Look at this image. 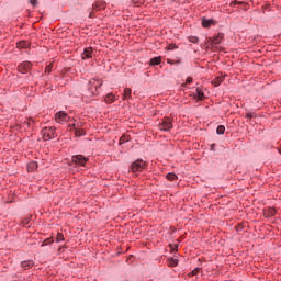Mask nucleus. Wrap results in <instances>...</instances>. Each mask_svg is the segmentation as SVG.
Here are the masks:
<instances>
[{
    "mask_svg": "<svg viewBox=\"0 0 281 281\" xmlns=\"http://www.w3.org/2000/svg\"><path fill=\"white\" fill-rule=\"evenodd\" d=\"M223 80H225V76H217L212 81V85H214V87H220Z\"/></svg>",
    "mask_w": 281,
    "mask_h": 281,
    "instance_id": "obj_13",
    "label": "nucleus"
},
{
    "mask_svg": "<svg viewBox=\"0 0 281 281\" xmlns=\"http://www.w3.org/2000/svg\"><path fill=\"white\" fill-rule=\"evenodd\" d=\"M211 25H214V20H202V27H210Z\"/></svg>",
    "mask_w": 281,
    "mask_h": 281,
    "instance_id": "obj_18",
    "label": "nucleus"
},
{
    "mask_svg": "<svg viewBox=\"0 0 281 281\" xmlns=\"http://www.w3.org/2000/svg\"><path fill=\"white\" fill-rule=\"evenodd\" d=\"M55 121L57 124H64V122H67V113L65 111H59L55 114Z\"/></svg>",
    "mask_w": 281,
    "mask_h": 281,
    "instance_id": "obj_7",
    "label": "nucleus"
},
{
    "mask_svg": "<svg viewBox=\"0 0 281 281\" xmlns=\"http://www.w3.org/2000/svg\"><path fill=\"white\" fill-rule=\"evenodd\" d=\"M191 43H199V37H191Z\"/></svg>",
    "mask_w": 281,
    "mask_h": 281,
    "instance_id": "obj_31",
    "label": "nucleus"
},
{
    "mask_svg": "<svg viewBox=\"0 0 281 281\" xmlns=\"http://www.w3.org/2000/svg\"><path fill=\"white\" fill-rule=\"evenodd\" d=\"M63 240H65V236L63 235V233H58L56 237V243H63Z\"/></svg>",
    "mask_w": 281,
    "mask_h": 281,
    "instance_id": "obj_24",
    "label": "nucleus"
},
{
    "mask_svg": "<svg viewBox=\"0 0 281 281\" xmlns=\"http://www.w3.org/2000/svg\"><path fill=\"white\" fill-rule=\"evenodd\" d=\"M33 266H34V261L33 260H26V261H22L21 262L22 269H25V270L32 269Z\"/></svg>",
    "mask_w": 281,
    "mask_h": 281,
    "instance_id": "obj_12",
    "label": "nucleus"
},
{
    "mask_svg": "<svg viewBox=\"0 0 281 281\" xmlns=\"http://www.w3.org/2000/svg\"><path fill=\"white\" fill-rule=\"evenodd\" d=\"M124 142H128V137L126 136L121 137L120 144H124Z\"/></svg>",
    "mask_w": 281,
    "mask_h": 281,
    "instance_id": "obj_29",
    "label": "nucleus"
},
{
    "mask_svg": "<svg viewBox=\"0 0 281 281\" xmlns=\"http://www.w3.org/2000/svg\"><path fill=\"white\" fill-rule=\"evenodd\" d=\"M106 8V2L105 1H97L95 3L92 4V10L95 12L100 10H104Z\"/></svg>",
    "mask_w": 281,
    "mask_h": 281,
    "instance_id": "obj_9",
    "label": "nucleus"
},
{
    "mask_svg": "<svg viewBox=\"0 0 281 281\" xmlns=\"http://www.w3.org/2000/svg\"><path fill=\"white\" fill-rule=\"evenodd\" d=\"M45 71H46L47 74H52V66H46Z\"/></svg>",
    "mask_w": 281,
    "mask_h": 281,
    "instance_id": "obj_32",
    "label": "nucleus"
},
{
    "mask_svg": "<svg viewBox=\"0 0 281 281\" xmlns=\"http://www.w3.org/2000/svg\"><path fill=\"white\" fill-rule=\"evenodd\" d=\"M217 135H224L225 134V127L223 125H218L216 128Z\"/></svg>",
    "mask_w": 281,
    "mask_h": 281,
    "instance_id": "obj_22",
    "label": "nucleus"
},
{
    "mask_svg": "<svg viewBox=\"0 0 281 281\" xmlns=\"http://www.w3.org/2000/svg\"><path fill=\"white\" fill-rule=\"evenodd\" d=\"M196 95H198V100H204L205 99V94L199 88H196Z\"/></svg>",
    "mask_w": 281,
    "mask_h": 281,
    "instance_id": "obj_20",
    "label": "nucleus"
},
{
    "mask_svg": "<svg viewBox=\"0 0 281 281\" xmlns=\"http://www.w3.org/2000/svg\"><path fill=\"white\" fill-rule=\"evenodd\" d=\"M269 216H276V210H273V209H270V213H269Z\"/></svg>",
    "mask_w": 281,
    "mask_h": 281,
    "instance_id": "obj_33",
    "label": "nucleus"
},
{
    "mask_svg": "<svg viewBox=\"0 0 281 281\" xmlns=\"http://www.w3.org/2000/svg\"><path fill=\"white\" fill-rule=\"evenodd\" d=\"M42 136L45 142H49V139H55L56 127H44L42 130Z\"/></svg>",
    "mask_w": 281,
    "mask_h": 281,
    "instance_id": "obj_2",
    "label": "nucleus"
},
{
    "mask_svg": "<svg viewBox=\"0 0 281 281\" xmlns=\"http://www.w3.org/2000/svg\"><path fill=\"white\" fill-rule=\"evenodd\" d=\"M70 126L74 128L76 137H82L85 135V130L80 128V125L72 124Z\"/></svg>",
    "mask_w": 281,
    "mask_h": 281,
    "instance_id": "obj_11",
    "label": "nucleus"
},
{
    "mask_svg": "<svg viewBox=\"0 0 281 281\" xmlns=\"http://www.w3.org/2000/svg\"><path fill=\"white\" fill-rule=\"evenodd\" d=\"M199 271H201L200 268H195L192 272H191V276H198L199 274Z\"/></svg>",
    "mask_w": 281,
    "mask_h": 281,
    "instance_id": "obj_28",
    "label": "nucleus"
},
{
    "mask_svg": "<svg viewBox=\"0 0 281 281\" xmlns=\"http://www.w3.org/2000/svg\"><path fill=\"white\" fill-rule=\"evenodd\" d=\"M187 85H192V77L187 78Z\"/></svg>",
    "mask_w": 281,
    "mask_h": 281,
    "instance_id": "obj_34",
    "label": "nucleus"
},
{
    "mask_svg": "<svg viewBox=\"0 0 281 281\" xmlns=\"http://www.w3.org/2000/svg\"><path fill=\"white\" fill-rule=\"evenodd\" d=\"M160 131H170L172 128V120L166 117L162 120V122L159 124Z\"/></svg>",
    "mask_w": 281,
    "mask_h": 281,
    "instance_id": "obj_6",
    "label": "nucleus"
},
{
    "mask_svg": "<svg viewBox=\"0 0 281 281\" xmlns=\"http://www.w3.org/2000/svg\"><path fill=\"white\" fill-rule=\"evenodd\" d=\"M92 56H93V48L92 47L85 48L83 53L81 54L82 60H87L89 58H92Z\"/></svg>",
    "mask_w": 281,
    "mask_h": 281,
    "instance_id": "obj_8",
    "label": "nucleus"
},
{
    "mask_svg": "<svg viewBox=\"0 0 281 281\" xmlns=\"http://www.w3.org/2000/svg\"><path fill=\"white\" fill-rule=\"evenodd\" d=\"M145 168L146 161H144L143 159H137L134 162H132L130 170L132 172H143Z\"/></svg>",
    "mask_w": 281,
    "mask_h": 281,
    "instance_id": "obj_3",
    "label": "nucleus"
},
{
    "mask_svg": "<svg viewBox=\"0 0 281 281\" xmlns=\"http://www.w3.org/2000/svg\"><path fill=\"white\" fill-rule=\"evenodd\" d=\"M166 179H168V181H177L178 177L175 173H167Z\"/></svg>",
    "mask_w": 281,
    "mask_h": 281,
    "instance_id": "obj_21",
    "label": "nucleus"
},
{
    "mask_svg": "<svg viewBox=\"0 0 281 281\" xmlns=\"http://www.w3.org/2000/svg\"><path fill=\"white\" fill-rule=\"evenodd\" d=\"M89 18L93 19V12H90Z\"/></svg>",
    "mask_w": 281,
    "mask_h": 281,
    "instance_id": "obj_36",
    "label": "nucleus"
},
{
    "mask_svg": "<svg viewBox=\"0 0 281 281\" xmlns=\"http://www.w3.org/2000/svg\"><path fill=\"white\" fill-rule=\"evenodd\" d=\"M38 164L36 161H32L27 165L29 172H34V170H37Z\"/></svg>",
    "mask_w": 281,
    "mask_h": 281,
    "instance_id": "obj_15",
    "label": "nucleus"
},
{
    "mask_svg": "<svg viewBox=\"0 0 281 281\" xmlns=\"http://www.w3.org/2000/svg\"><path fill=\"white\" fill-rule=\"evenodd\" d=\"M243 3H245V2H243V1H233V2H231V5H243Z\"/></svg>",
    "mask_w": 281,
    "mask_h": 281,
    "instance_id": "obj_27",
    "label": "nucleus"
},
{
    "mask_svg": "<svg viewBox=\"0 0 281 281\" xmlns=\"http://www.w3.org/2000/svg\"><path fill=\"white\" fill-rule=\"evenodd\" d=\"M223 33H218L217 36L209 38V43H211V45H220L223 41Z\"/></svg>",
    "mask_w": 281,
    "mask_h": 281,
    "instance_id": "obj_10",
    "label": "nucleus"
},
{
    "mask_svg": "<svg viewBox=\"0 0 281 281\" xmlns=\"http://www.w3.org/2000/svg\"><path fill=\"white\" fill-rule=\"evenodd\" d=\"M30 69H32V63L30 61H23L18 66V71H20V74H27Z\"/></svg>",
    "mask_w": 281,
    "mask_h": 281,
    "instance_id": "obj_5",
    "label": "nucleus"
},
{
    "mask_svg": "<svg viewBox=\"0 0 281 281\" xmlns=\"http://www.w3.org/2000/svg\"><path fill=\"white\" fill-rule=\"evenodd\" d=\"M52 243H54V239L47 238L43 241L42 247H45V245H52Z\"/></svg>",
    "mask_w": 281,
    "mask_h": 281,
    "instance_id": "obj_25",
    "label": "nucleus"
},
{
    "mask_svg": "<svg viewBox=\"0 0 281 281\" xmlns=\"http://www.w3.org/2000/svg\"><path fill=\"white\" fill-rule=\"evenodd\" d=\"M246 117H248V120H251V119L256 117V113L248 112L246 114Z\"/></svg>",
    "mask_w": 281,
    "mask_h": 281,
    "instance_id": "obj_26",
    "label": "nucleus"
},
{
    "mask_svg": "<svg viewBox=\"0 0 281 281\" xmlns=\"http://www.w3.org/2000/svg\"><path fill=\"white\" fill-rule=\"evenodd\" d=\"M100 87H102L101 79H91L89 81L88 91L91 95H98L100 93Z\"/></svg>",
    "mask_w": 281,
    "mask_h": 281,
    "instance_id": "obj_1",
    "label": "nucleus"
},
{
    "mask_svg": "<svg viewBox=\"0 0 281 281\" xmlns=\"http://www.w3.org/2000/svg\"><path fill=\"white\" fill-rule=\"evenodd\" d=\"M72 164H76V166H82L85 167L86 164L89 161V158L82 156V155H75L71 158Z\"/></svg>",
    "mask_w": 281,
    "mask_h": 281,
    "instance_id": "obj_4",
    "label": "nucleus"
},
{
    "mask_svg": "<svg viewBox=\"0 0 281 281\" xmlns=\"http://www.w3.org/2000/svg\"><path fill=\"white\" fill-rule=\"evenodd\" d=\"M105 102H106L108 104H113V102H115V94H113V93L106 94V97H105Z\"/></svg>",
    "mask_w": 281,
    "mask_h": 281,
    "instance_id": "obj_16",
    "label": "nucleus"
},
{
    "mask_svg": "<svg viewBox=\"0 0 281 281\" xmlns=\"http://www.w3.org/2000/svg\"><path fill=\"white\" fill-rule=\"evenodd\" d=\"M161 64V57H154L150 59V65H160Z\"/></svg>",
    "mask_w": 281,
    "mask_h": 281,
    "instance_id": "obj_19",
    "label": "nucleus"
},
{
    "mask_svg": "<svg viewBox=\"0 0 281 281\" xmlns=\"http://www.w3.org/2000/svg\"><path fill=\"white\" fill-rule=\"evenodd\" d=\"M133 90L131 88H125L123 92V100H131Z\"/></svg>",
    "mask_w": 281,
    "mask_h": 281,
    "instance_id": "obj_14",
    "label": "nucleus"
},
{
    "mask_svg": "<svg viewBox=\"0 0 281 281\" xmlns=\"http://www.w3.org/2000/svg\"><path fill=\"white\" fill-rule=\"evenodd\" d=\"M133 3H144V0H133Z\"/></svg>",
    "mask_w": 281,
    "mask_h": 281,
    "instance_id": "obj_35",
    "label": "nucleus"
},
{
    "mask_svg": "<svg viewBox=\"0 0 281 281\" xmlns=\"http://www.w3.org/2000/svg\"><path fill=\"white\" fill-rule=\"evenodd\" d=\"M30 3L31 5H38V0H31Z\"/></svg>",
    "mask_w": 281,
    "mask_h": 281,
    "instance_id": "obj_30",
    "label": "nucleus"
},
{
    "mask_svg": "<svg viewBox=\"0 0 281 281\" xmlns=\"http://www.w3.org/2000/svg\"><path fill=\"white\" fill-rule=\"evenodd\" d=\"M18 47H19L20 49H27V47H30V42H27V41L19 42V43H18Z\"/></svg>",
    "mask_w": 281,
    "mask_h": 281,
    "instance_id": "obj_17",
    "label": "nucleus"
},
{
    "mask_svg": "<svg viewBox=\"0 0 281 281\" xmlns=\"http://www.w3.org/2000/svg\"><path fill=\"white\" fill-rule=\"evenodd\" d=\"M178 263H179V260L177 259H168V265L170 267H177Z\"/></svg>",
    "mask_w": 281,
    "mask_h": 281,
    "instance_id": "obj_23",
    "label": "nucleus"
}]
</instances>
